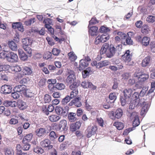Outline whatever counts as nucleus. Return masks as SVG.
Wrapping results in <instances>:
<instances>
[{
  "instance_id": "f257e3e1",
  "label": "nucleus",
  "mask_w": 155,
  "mask_h": 155,
  "mask_svg": "<svg viewBox=\"0 0 155 155\" xmlns=\"http://www.w3.org/2000/svg\"><path fill=\"white\" fill-rule=\"evenodd\" d=\"M122 45L121 44L117 45L114 44V45H110L109 47V44L105 43L102 47L101 51L102 54L106 52L107 57L110 58L116 54L118 55L120 53L122 49Z\"/></svg>"
},
{
  "instance_id": "f03ea898",
  "label": "nucleus",
  "mask_w": 155,
  "mask_h": 155,
  "mask_svg": "<svg viewBox=\"0 0 155 155\" xmlns=\"http://www.w3.org/2000/svg\"><path fill=\"white\" fill-rule=\"evenodd\" d=\"M123 92L124 97H120V101L122 106H124L126 104H128L131 102L130 98L133 93V90L131 88H126L124 90Z\"/></svg>"
},
{
  "instance_id": "7ed1b4c3",
  "label": "nucleus",
  "mask_w": 155,
  "mask_h": 155,
  "mask_svg": "<svg viewBox=\"0 0 155 155\" xmlns=\"http://www.w3.org/2000/svg\"><path fill=\"white\" fill-rule=\"evenodd\" d=\"M67 75L68 76L66 80V82L68 84H73L74 83H78L79 85L80 82L78 81L75 80V78L74 74V72L72 70L67 69Z\"/></svg>"
},
{
  "instance_id": "20e7f679",
  "label": "nucleus",
  "mask_w": 155,
  "mask_h": 155,
  "mask_svg": "<svg viewBox=\"0 0 155 155\" xmlns=\"http://www.w3.org/2000/svg\"><path fill=\"white\" fill-rule=\"evenodd\" d=\"M79 86L78 83L74 82L73 84H71L69 87L70 89L72 91L71 92L69 97L71 99L74 98L78 94L77 87Z\"/></svg>"
},
{
  "instance_id": "39448f33",
  "label": "nucleus",
  "mask_w": 155,
  "mask_h": 155,
  "mask_svg": "<svg viewBox=\"0 0 155 155\" xmlns=\"http://www.w3.org/2000/svg\"><path fill=\"white\" fill-rule=\"evenodd\" d=\"M149 77L148 74L143 73L140 74L138 73H135L134 74V78H136L138 81L141 83L143 82L147 79Z\"/></svg>"
},
{
  "instance_id": "423d86ee",
  "label": "nucleus",
  "mask_w": 155,
  "mask_h": 155,
  "mask_svg": "<svg viewBox=\"0 0 155 155\" xmlns=\"http://www.w3.org/2000/svg\"><path fill=\"white\" fill-rule=\"evenodd\" d=\"M97 129V127L95 126L88 127L85 131L87 137L88 138L90 137L92 135H94L96 134V132Z\"/></svg>"
},
{
  "instance_id": "0eeeda50",
  "label": "nucleus",
  "mask_w": 155,
  "mask_h": 155,
  "mask_svg": "<svg viewBox=\"0 0 155 155\" xmlns=\"http://www.w3.org/2000/svg\"><path fill=\"white\" fill-rule=\"evenodd\" d=\"M32 73L31 68L26 66L23 67L22 71L18 74V78H21L23 77L25 75H31Z\"/></svg>"
},
{
  "instance_id": "6e6552de",
  "label": "nucleus",
  "mask_w": 155,
  "mask_h": 155,
  "mask_svg": "<svg viewBox=\"0 0 155 155\" xmlns=\"http://www.w3.org/2000/svg\"><path fill=\"white\" fill-rule=\"evenodd\" d=\"M18 56L16 54L11 52L8 54L7 60L12 63L16 62L18 61Z\"/></svg>"
},
{
  "instance_id": "1a4fd4ad",
  "label": "nucleus",
  "mask_w": 155,
  "mask_h": 155,
  "mask_svg": "<svg viewBox=\"0 0 155 155\" xmlns=\"http://www.w3.org/2000/svg\"><path fill=\"white\" fill-rule=\"evenodd\" d=\"M123 114V110L120 108H118L116 110L115 112L113 111L111 112L112 116H111V118L112 119H114L115 117L117 119H119L122 117Z\"/></svg>"
},
{
  "instance_id": "9d476101",
  "label": "nucleus",
  "mask_w": 155,
  "mask_h": 155,
  "mask_svg": "<svg viewBox=\"0 0 155 155\" xmlns=\"http://www.w3.org/2000/svg\"><path fill=\"white\" fill-rule=\"evenodd\" d=\"M12 91V87L9 85H4L1 87V92L5 94H9Z\"/></svg>"
},
{
  "instance_id": "9b49d317",
  "label": "nucleus",
  "mask_w": 155,
  "mask_h": 155,
  "mask_svg": "<svg viewBox=\"0 0 155 155\" xmlns=\"http://www.w3.org/2000/svg\"><path fill=\"white\" fill-rule=\"evenodd\" d=\"M67 121L66 120H63L60 121L58 127L56 129L57 130H59L62 131H66L68 127H67Z\"/></svg>"
},
{
  "instance_id": "f8f14e48",
  "label": "nucleus",
  "mask_w": 155,
  "mask_h": 155,
  "mask_svg": "<svg viewBox=\"0 0 155 155\" xmlns=\"http://www.w3.org/2000/svg\"><path fill=\"white\" fill-rule=\"evenodd\" d=\"M27 89L25 85H19L15 87L14 90L15 91L23 93L24 94Z\"/></svg>"
},
{
  "instance_id": "ddd939ff",
  "label": "nucleus",
  "mask_w": 155,
  "mask_h": 155,
  "mask_svg": "<svg viewBox=\"0 0 155 155\" xmlns=\"http://www.w3.org/2000/svg\"><path fill=\"white\" fill-rule=\"evenodd\" d=\"M50 141L48 139H45L43 140L40 143V145L44 147H48V149L52 148V145H50Z\"/></svg>"
},
{
  "instance_id": "4468645a",
  "label": "nucleus",
  "mask_w": 155,
  "mask_h": 155,
  "mask_svg": "<svg viewBox=\"0 0 155 155\" xmlns=\"http://www.w3.org/2000/svg\"><path fill=\"white\" fill-rule=\"evenodd\" d=\"M81 125V123L79 121H77L75 123L72 124L70 126V130L74 132L79 129Z\"/></svg>"
},
{
  "instance_id": "2eb2a0df",
  "label": "nucleus",
  "mask_w": 155,
  "mask_h": 155,
  "mask_svg": "<svg viewBox=\"0 0 155 155\" xmlns=\"http://www.w3.org/2000/svg\"><path fill=\"white\" fill-rule=\"evenodd\" d=\"M149 107L150 105L148 103L145 102H143V106L140 113L141 115H144L147 112Z\"/></svg>"
},
{
  "instance_id": "dca6fc26",
  "label": "nucleus",
  "mask_w": 155,
  "mask_h": 155,
  "mask_svg": "<svg viewBox=\"0 0 155 155\" xmlns=\"http://www.w3.org/2000/svg\"><path fill=\"white\" fill-rule=\"evenodd\" d=\"M79 65L78 67L79 70L81 71L86 67H87L88 65V63L86 60L81 59L80 61Z\"/></svg>"
},
{
  "instance_id": "f3484780",
  "label": "nucleus",
  "mask_w": 155,
  "mask_h": 155,
  "mask_svg": "<svg viewBox=\"0 0 155 155\" xmlns=\"http://www.w3.org/2000/svg\"><path fill=\"white\" fill-rule=\"evenodd\" d=\"M134 33L132 32H129L127 33L128 37L126 40V43L127 44L129 45H132L133 44V42L131 38L133 37L134 35Z\"/></svg>"
},
{
  "instance_id": "a211bd4d",
  "label": "nucleus",
  "mask_w": 155,
  "mask_h": 155,
  "mask_svg": "<svg viewBox=\"0 0 155 155\" xmlns=\"http://www.w3.org/2000/svg\"><path fill=\"white\" fill-rule=\"evenodd\" d=\"M16 105H17L19 108L21 110L26 109L27 107L26 103L20 100L18 101Z\"/></svg>"
},
{
  "instance_id": "6ab92c4d",
  "label": "nucleus",
  "mask_w": 155,
  "mask_h": 155,
  "mask_svg": "<svg viewBox=\"0 0 155 155\" xmlns=\"http://www.w3.org/2000/svg\"><path fill=\"white\" fill-rule=\"evenodd\" d=\"M12 27L14 29L17 28L19 31L22 32L24 31L23 26L21 22L13 23L12 25Z\"/></svg>"
},
{
  "instance_id": "aec40b11",
  "label": "nucleus",
  "mask_w": 155,
  "mask_h": 155,
  "mask_svg": "<svg viewBox=\"0 0 155 155\" xmlns=\"http://www.w3.org/2000/svg\"><path fill=\"white\" fill-rule=\"evenodd\" d=\"M89 28V34L91 36H94L96 35L97 34V31L98 29L97 27L96 26L91 27L90 26V27L88 26Z\"/></svg>"
},
{
  "instance_id": "412c9836",
  "label": "nucleus",
  "mask_w": 155,
  "mask_h": 155,
  "mask_svg": "<svg viewBox=\"0 0 155 155\" xmlns=\"http://www.w3.org/2000/svg\"><path fill=\"white\" fill-rule=\"evenodd\" d=\"M37 135L39 137L43 136L46 133V130L45 129L40 128L38 129L36 131Z\"/></svg>"
},
{
  "instance_id": "4be33fe9",
  "label": "nucleus",
  "mask_w": 155,
  "mask_h": 155,
  "mask_svg": "<svg viewBox=\"0 0 155 155\" xmlns=\"http://www.w3.org/2000/svg\"><path fill=\"white\" fill-rule=\"evenodd\" d=\"M3 104L6 107L10 106L12 107H14L16 106V102L15 101H5L3 102Z\"/></svg>"
},
{
  "instance_id": "5701e85b",
  "label": "nucleus",
  "mask_w": 155,
  "mask_h": 155,
  "mask_svg": "<svg viewBox=\"0 0 155 155\" xmlns=\"http://www.w3.org/2000/svg\"><path fill=\"white\" fill-rule=\"evenodd\" d=\"M150 62V58L149 56H147L143 60L141 63L142 66L143 67H146L149 65Z\"/></svg>"
},
{
  "instance_id": "b1692460",
  "label": "nucleus",
  "mask_w": 155,
  "mask_h": 155,
  "mask_svg": "<svg viewBox=\"0 0 155 155\" xmlns=\"http://www.w3.org/2000/svg\"><path fill=\"white\" fill-rule=\"evenodd\" d=\"M150 31L149 27L147 25H144L142 28L141 31L144 34L147 35L149 33Z\"/></svg>"
},
{
  "instance_id": "393cba45",
  "label": "nucleus",
  "mask_w": 155,
  "mask_h": 155,
  "mask_svg": "<svg viewBox=\"0 0 155 155\" xmlns=\"http://www.w3.org/2000/svg\"><path fill=\"white\" fill-rule=\"evenodd\" d=\"M61 118V117L57 115L52 114L49 116V120L51 122H57Z\"/></svg>"
},
{
  "instance_id": "a878e982",
  "label": "nucleus",
  "mask_w": 155,
  "mask_h": 155,
  "mask_svg": "<svg viewBox=\"0 0 155 155\" xmlns=\"http://www.w3.org/2000/svg\"><path fill=\"white\" fill-rule=\"evenodd\" d=\"M93 73V71L91 70L90 67H89L82 72V74L84 78H86L89 74H91Z\"/></svg>"
},
{
  "instance_id": "bb28decb",
  "label": "nucleus",
  "mask_w": 155,
  "mask_h": 155,
  "mask_svg": "<svg viewBox=\"0 0 155 155\" xmlns=\"http://www.w3.org/2000/svg\"><path fill=\"white\" fill-rule=\"evenodd\" d=\"M76 116V114L75 113H69L68 114V118L69 121L71 122H74L75 121L77 120Z\"/></svg>"
},
{
  "instance_id": "cd10ccee",
  "label": "nucleus",
  "mask_w": 155,
  "mask_h": 155,
  "mask_svg": "<svg viewBox=\"0 0 155 155\" xmlns=\"http://www.w3.org/2000/svg\"><path fill=\"white\" fill-rule=\"evenodd\" d=\"M22 42L23 44L25 45V46L26 47L31 44L32 40L31 38H26L23 39Z\"/></svg>"
},
{
  "instance_id": "c85d7f7f",
  "label": "nucleus",
  "mask_w": 155,
  "mask_h": 155,
  "mask_svg": "<svg viewBox=\"0 0 155 155\" xmlns=\"http://www.w3.org/2000/svg\"><path fill=\"white\" fill-rule=\"evenodd\" d=\"M150 40L149 38L147 37H144L142 39L141 44L143 46H147L149 45Z\"/></svg>"
},
{
  "instance_id": "c756f323",
  "label": "nucleus",
  "mask_w": 155,
  "mask_h": 155,
  "mask_svg": "<svg viewBox=\"0 0 155 155\" xmlns=\"http://www.w3.org/2000/svg\"><path fill=\"white\" fill-rule=\"evenodd\" d=\"M8 46L9 48L12 51H15L17 50L16 44L13 41H9Z\"/></svg>"
},
{
  "instance_id": "7c9ffc66",
  "label": "nucleus",
  "mask_w": 155,
  "mask_h": 155,
  "mask_svg": "<svg viewBox=\"0 0 155 155\" xmlns=\"http://www.w3.org/2000/svg\"><path fill=\"white\" fill-rule=\"evenodd\" d=\"M55 110L58 114L63 116L64 117H65L64 113H63V108L59 106H57L56 107Z\"/></svg>"
},
{
  "instance_id": "2f4dec72",
  "label": "nucleus",
  "mask_w": 155,
  "mask_h": 155,
  "mask_svg": "<svg viewBox=\"0 0 155 155\" xmlns=\"http://www.w3.org/2000/svg\"><path fill=\"white\" fill-rule=\"evenodd\" d=\"M100 37L101 43H104L106 41L110 38L109 35L106 34H102L100 36Z\"/></svg>"
},
{
  "instance_id": "473e14b6",
  "label": "nucleus",
  "mask_w": 155,
  "mask_h": 155,
  "mask_svg": "<svg viewBox=\"0 0 155 155\" xmlns=\"http://www.w3.org/2000/svg\"><path fill=\"white\" fill-rule=\"evenodd\" d=\"M130 51L129 50H127L124 56V57H125V60L126 61L129 62L130 61L131 58V55L130 54Z\"/></svg>"
},
{
  "instance_id": "72a5a7b5",
  "label": "nucleus",
  "mask_w": 155,
  "mask_h": 155,
  "mask_svg": "<svg viewBox=\"0 0 155 155\" xmlns=\"http://www.w3.org/2000/svg\"><path fill=\"white\" fill-rule=\"evenodd\" d=\"M81 100L80 97H77L76 98H74L73 101H74V104L78 107H80L81 106V103L80 102Z\"/></svg>"
},
{
  "instance_id": "f704fd0d",
  "label": "nucleus",
  "mask_w": 155,
  "mask_h": 155,
  "mask_svg": "<svg viewBox=\"0 0 155 155\" xmlns=\"http://www.w3.org/2000/svg\"><path fill=\"white\" fill-rule=\"evenodd\" d=\"M34 151L38 154H40L44 152V150L40 147H36L34 148Z\"/></svg>"
},
{
  "instance_id": "c9c22d12",
  "label": "nucleus",
  "mask_w": 155,
  "mask_h": 155,
  "mask_svg": "<svg viewBox=\"0 0 155 155\" xmlns=\"http://www.w3.org/2000/svg\"><path fill=\"white\" fill-rule=\"evenodd\" d=\"M114 125L115 126L118 130H121L124 127L123 124L120 122H117L114 123Z\"/></svg>"
},
{
  "instance_id": "e433bc0d",
  "label": "nucleus",
  "mask_w": 155,
  "mask_h": 155,
  "mask_svg": "<svg viewBox=\"0 0 155 155\" xmlns=\"http://www.w3.org/2000/svg\"><path fill=\"white\" fill-rule=\"evenodd\" d=\"M69 59L72 61H74L77 59V56L73 52H71L68 54Z\"/></svg>"
},
{
  "instance_id": "4c0bfd02",
  "label": "nucleus",
  "mask_w": 155,
  "mask_h": 155,
  "mask_svg": "<svg viewBox=\"0 0 155 155\" xmlns=\"http://www.w3.org/2000/svg\"><path fill=\"white\" fill-rule=\"evenodd\" d=\"M71 99L70 98L69 96L67 95L63 98L61 101L62 105H65L70 101Z\"/></svg>"
},
{
  "instance_id": "58836bf2",
  "label": "nucleus",
  "mask_w": 155,
  "mask_h": 155,
  "mask_svg": "<svg viewBox=\"0 0 155 155\" xmlns=\"http://www.w3.org/2000/svg\"><path fill=\"white\" fill-rule=\"evenodd\" d=\"M138 10L140 14H144L147 11L146 7L143 6H139L138 8Z\"/></svg>"
},
{
  "instance_id": "ea45409f",
  "label": "nucleus",
  "mask_w": 155,
  "mask_h": 155,
  "mask_svg": "<svg viewBox=\"0 0 155 155\" xmlns=\"http://www.w3.org/2000/svg\"><path fill=\"white\" fill-rule=\"evenodd\" d=\"M50 139L53 140L58 137V135L54 131H51L49 134Z\"/></svg>"
},
{
  "instance_id": "a19ab883",
  "label": "nucleus",
  "mask_w": 155,
  "mask_h": 155,
  "mask_svg": "<svg viewBox=\"0 0 155 155\" xmlns=\"http://www.w3.org/2000/svg\"><path fill=\"white\" fill-rule=\"evenodd\" d=\"M139 102H140L138 100H137L134 102L131 103L129 105V108L131 109H134L135 107L138 105Z\"/></svg>"
},
{
  "instance_id": "79ce46f5",
  "label": "nucleus",
  "mask_w": 155,
  "mask_h": 155,
  "mask_svg": "<svg viewBox=\"0 0 155 155\" xmlns=\"http://www.w3.org/2000/svg\"><path fill=\"white\" fill-rule=\"evenodd\" d=\"M0 76L2 79L6 81L8 80V78L7 76V72L5 71L0 72Z\"/></svg>"
},
{
  "instance_id": "37998d69",
  "label": "nucleus",
  "mask_w": 155,
  "mask_h": 155,
  "mask_svg": "<svg viewBox=\"0 0 155 155\" xmlns=\"http://www.w3.org/2000/svg\"><path fill=\"white\" fill-rule=\"evenodd\" d=\"M35 20H36L35 18H31L28 20L25 21V24L27 26L30 25L34 23Z\"/></svg>"
},
{
  "instance_id": "c03bdc74",
  "label": "nucleus",
  "mask_w": 155,
  "mask_h": 155,
  "mask_svg": "<svg viewBox=\"0 0 155 155\" xmlns=\"http://www.w3.org/2000/svg\"><path fill=\"white\" fill-rule=\"evenodd\" d=\"M140 122L139 121V117H137L135 118L133 120V128L138 126L140 124Z\"/></svg>"
},
{
  "instance_id": "a18cd8bd",
  "label": "nucleus",
  "mask_w": 155,
  "mask_h": 155,
  "mask_svg": "<svg viewBox=\"0 0 155 155\" xmlns=\"http://www.w3.org/2000/svg\"><path fill=\"white\" fill-rule=\"evenodd\" d=\"M100 32H108L110 31V29L107 27L104 26H101L99 29Z\"/></svg>"
},
{
  "instance_id": "49530a36",
  "label": "nucleus",
  "mask_w": 155,
  "mask_h": 155,
  "mask_svg": "<svg viewBox=\"0 0 155 155\" xmlns=\"http://www.w3.org/2000/svg\"><path fill=\"white\" fill-rule=\"evenodd\" d=\"M146 21L148 22L153 23L155 21V16L152 15H149L146 19Z\"/></svg>"
},
{
  "instance_id": "de8ad7c7",
  "label": "nucleus",
  "mask_w": 155,
  "mask_h": 155,
  "mask_svg": "<svg viewBox=\"0 0 155 155\" xmlns=\"http://www.w3.org/2000/svg\"><path fill=\"white\" fill-rule=\"evenodd\" d=\"M44 100L45 103H49L51 101V97L49 95L46 94L44 96Z\"/></svg>"
},
{
  "instance_id": "09e8293b",
  "label": "nucleus",
  "mask_w": 155,
  "mask_h": 155,
  "mask_svg": "<svg viewBox=\"0 0 155 155\" xmlns=\"http://www.w3.org/2000/svg\"><path fill=\"white\" fill-rule=\"evenodd\" d=\"M11 68L12 71H14L16 72H19L21 70V67L19 65H16L12 66Z\"/></svg>"
},
{
  "instance_id": "8fccbe9b",
  "label": "nucleus",
  "mask_w": 155,
  "mask_h": 155,
  "mask_svg": "<svg viewBox=\"0 0 155 155\" xmlns=\"http://www.w3.org/2000/svg\"><path fill=\"white\" fill-rule=\"evenodd\" d=\"M2 51L0 52V58H5L7 59L8 54H6L5 53V49H2Z\"/></svg>"
},
{
  "instance_id": "3c124183",
  "label": "nucleus",
  "mask_w": 155,
  "mask_h": 155,
  "mask_svg": "<svg viewBox=\"0 0 155 155\" xmlns=\"http://www.w3.org/2000/svg\"><path fill=\"white\" fill-rule=\"evenodd\" d=\"M33 135L32 134H30L28 135H27L25 136L24 137L23 139V141L25 140H26L28 141H30Z\"/></svg>"
},
{
  "instance_id": "603ef678",
  "label": "nucleus",
  "mask_w": 155,
  "mask_h": 155,
  "mask_svg": "<svg viewBox=\"0 0 155 155\" xmlns=\"http://www.w3.org/2000/svg\"><path fill=\"white\" fill-rule=\"evenodd\" d=\"M137 117H139L138 114L135 112H133L130 114V119L131 120H134Z\"/></svg>"
},
{
  "instance_id": "864d4df0",
  "label": "nucleus",
  "mask_w": 155,
  "mask_h": 155,
  "mask_svg": "<svg viewBox=\"0 0 155 155\" xmlns=\"http://www.w3.org/2000/svg\"><path fill=\"white\" fill-rule=\"evenodd\" d=\"M65 85L62 83H58L56 85V88L59 90H62L65 88Z\"/></svg>"
},
{
  "instance_id": "5fc2aeb1",
  "label": "nucleus",
  "mask_w": 155,
  "mask_h": 155,
  "mask_svg": "<svg viewBox=\"0 0 155 155\" xmlns=\"http://www.w3.org/2000/svg\"><path fill=\"white\" fill-rule=\"evenodd\" d=\"M52 52L53 55L58 56L60 54V50L59 49L55 48L53 49Z\"/></svg>"
},
{
  "instance_id": "6e6d98bb",
  "label": "nucleus",
  "mask_w": 155,
  "mask_h": 155,
  "mask_svg": "<svg viewBox=\"0 0 155 155\" xmlns=\"http://www.w3.org/2000/svg\"><path fill=\"white\" fill-rule=\"evenodd\" d=\"M137 81V80H136V78H134V74L133 75L132 78H130L128 81V83L130 85H133Z\"/></svg>"
},
{
  "instance_id": "4d7b16f0",
  "label": "nucleus",
  "mask_w": 155,
  "mask_h": 155,
  "mask_svg": "<svg viewBox=\"0 0 155 155\" xmlns=\"http://www.w3.org/2000/svg\"><path fill=\"white\" fill-rule=\"evenodd\" d=\"M139 94L137 92H134L133 95V99L134 100V101H137L138 100L139 101Z\"/></svg>"
},
{
  "instance_id": "13d9d810",
  "label": "nucleus",
  "mask_w": 155,
  "mask_h": 155,
  "mask_svg": "<svg viewBox=\"0 0 155 155\" xmlns=\"http://www.w3.org/2000/svg\"><path fill=\"white\" fill-rule=\"evenodd\" d=\"M46 39L47 40L49 45L51 46H52L54 45V43L52 38H50L49 37H47L46 38Z\"/></svg>"
},
{
  "instance_id": "bf43d9fd",
  "label": "nucleus",
  "mask_w": 155,
  "mask_h": 155,
  "mask_svg": "<svg viewBox=\"0 0 155 155\" xmlns=\"http://www.w3.org/2000/svg\"><path fill=\"white\" fill-rule=\"evenodd\" d=\"M90 82L84 81L82 82L81 84V86L84 88H87L88 87L89 85V83Z\"/></svg>"
},
{
  "instance_id": "052dcab7",
  "label": "nucleus",
  "mask_w": 155,
  "mask_h": 155,
  "mask_svg": "<svg viewBox=\"0 0 155 155\" xmlns=\"http://www.w3.org/2000/svg\"><path fill=\"white\" fill-rule=\"evenodd\" d=\"M101 68L108 65L109 64V62L107 60L101 61L100 62Z\"/></svg>"
},
{
  "instance_id": "680f3d73",
  "label": "nucleus",
  "mask_w": 155,
  "mask_h": 155,
  "mask_svg": "<svg viewBox=\"0 0 155 155\" xmlns=\"http://www.w3.org/2000/svg\"><path fill=\"white\" fill-rule=\"evenodd\" d=\"M148 90V88L146 87H143L141 91L140 92V95L141 96H143Z\"/></svg>"
},
{
  "instance_id": "e2e57ef3",
  "label": "nucleus",
  "mask_w": 155,
  "mask_h": 155,
  "mask_svg": "<svg viewBox=\"0 0 155 155\" xmlns=\"http://www.w3.org/2000/svg\"><path fill=\"white\" fill-rule=\"evenodd\" d=\"M24 49L25 50L29 55H31L32 53V50L28 46H24Z\"/></svg>"
},
{
  "instance_id": "0e129e2a",
  "label": "nucleus",
  "mask_w": 155,
  "mask_h": 155,
  "mask_svg": "<svg viewBox=\"0 0 155 155\" xmlns=\"http://www.w3.org/2000/svg\"><path fill=\"white\" fill-rule=\"evenodd\" d=\"M98 22L96 20V19L95 18H92L91 20L89 21V27L91 26V25L95 24L97 23Z\"/></svg>"
},
{
  "instance_id": "69168bd1",
  "label": "nucleus",
  "mask_w": 155,
  "mask_h": 155,
  "mask_svg": "<svg viewBox=\"0 0 155 155\" xmlns=\"http://www.w3.org/2000/svg\"><path fill=\"white\" fill-rule=\"evenodd\" d=\"M109 99L111 100L114 101L117 98L115 93H111L109 96Z\"/></svg>"
},
{
  "instance_id": "338daca9",
  "label": "nucleus",
  "mask_w": 155,
  "mask_h": 155,
  "mask_svg": "<svg viewBox=\"0 0 155 155\" xmlns=\"http://www.w3.org/2000/svg\"><path fill=\"white\" fill-rule=\"evenodd\" d=\"M29 91H30V90L27 89L26 91V92H25L24 94L27 97H31L33 96V95L32 92H30L28 94V92H29Z\"/></svg>"
},
{
  "instance_id": "774afa93",
  "label": "nucleus",
  "mask_w": 155,
  "mask_h": 155,
  "mask_svg": "<svg viewBox=\"0 0 155 155\" xmlns=\"http://www.w3.org/2000/svg\"><path fill=\"white\" fill-rule=\"evenodd\" d=\"M21 59L23 61L26 60L28 58L27 55L24 52L19 56Z\"/></svg>"
}]
</instances>
